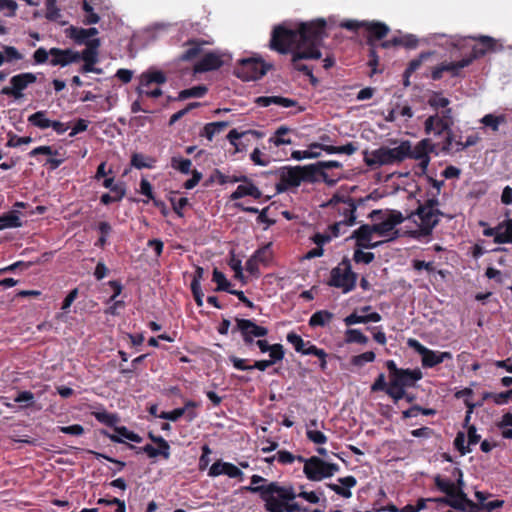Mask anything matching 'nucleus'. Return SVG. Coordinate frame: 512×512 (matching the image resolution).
Returning a JSON list of instances; mask_svg holds the SVG:
<instances>
[{
	"mask_svg": "<svg viewBox=\"0 0 512 512\" xmlns=\"http://www.w3.org/2000/svg\"><path fill=\"white\" fill-rule=\"evenodd\" d=\"M326 27L327 23L323 18L301 22L294 29L283 23L272 30L269 46L280 54H287L295 47L297 50L292 53L291 58L293 68L308 76L311 83H316L318 80L312 70L302 64L301 60L321 58L319 47L327 37Z\"/></svg>",
	"mask_w": 512,
	"mask_h": 512,
	"instance_id": "nucleus-1",
	"label": "nucleus"
},
{
	"mask_svg": "<svg viewBox=\"0 0 512 512\" xmlns=\"http://www.w3.org/2000/svg\"><path fill=\"white\" fill-rule=\"evenodd\" d=\"M100 39H92L82 51L71 48L61 49L52 47L47 50L44 47L36 49L32 55L34 65L49 63L51 66L66 67L80 61L97 64L99 62Z\"/></svg>",
	"mask_w": 512,
	"mask_h": 512,
	"instance_id": "nucleus-2",
	"label": "nucleus"
},
{
	"mask_svg": "<svg viewBox=\"0 0 512 512\" xmlns=\"http://www.w3.org/2000/svg\"><path fill=\"white\" fill-rule=\"evenodd\" d=\"M400 229L396 226H359L351 238L355 239V246L364 249H373L385 241L400 237Z\"/></svg>",
	"mask_w": 512,
	"mask_h": 512,
	"instance_id": "nucleus-3",
	"label": "nucleus"
},
{
	"mask_svg": "<svg viewBox=\"0 0 512 512\" xmlns=\"http://www.w3.org/2000/svg\"><path fill=\"white\" fill-rule=\"evenodd\" d=\"M243 489L251 493H258L265 503L264 508L267 512H284V504L275 497V494L283 501H293L297 497L292 486H280L277 482L260 487H243Z\"/></svg>",
	"mask_w": 512,
	"mask_h": 512,
	"instance_id": "nucleus-4",
	"label": "nucleus"
},
{
	"mask_svg": "<svg viewBox=\"0 0 512 512\" xmlns=\"http://www.w3.org/2000/svg\"><path fill=\"white\" fill-rule=\"evenodd\" d=\"M318 173L316 165L282 167L275 171H269L268 174L278 178L275 184L277 192H284L291 187H298L301 182H312Z\"/></svg>",
	"mask_w": 512,
	"mask_h": 512,
	"instance_id": "nucleus-5",
	"label": "nucleus"
},
{
	"mask_svg": "<svg viewBox=\"0 0 512 512\" xmlns=\"http://www.w3.org/2000/svg\"><path fill=\"white\" fill-rule=\"evenodd\" d=\"M408 146H397L395 148L380 147L370 154L364 151V162L371 168L402 162L407 159Z\"/></svg>",
	"mask_w": 512,
	"mask_h": 512,
	"instance_id": "nucleus-6",
	"label": "nucleus"
},
{
	"mask_svg": "<svg viewBox=\"0 0 512 512\" xmlns=\"http://www.w3.org/2000/svg\"><path fill=\"white\" fill-rule=\"evenodd\" d=\"M271 68L262 58L250 57L239 60L234 73L244 81H252L263 77Z\"/></svg>",
	"mask_w": 512,
	"mask_h": 512,
	"instance_id": "nucleus-7",
	"label": "nucleus"
},
{
	"mask_svg": "<svg viewBox=\"0 0 512 512\" xmlns=\"http://www.w3.org/2000/svg\"><path fill=\"white\" fill-rule=\"evenodd\" d=\"M357 274L352 271L350 260L344 259L330 273L329 285L341 288L344 293H348L355 288Z\"/></svg>",
	"mask_w": 512,
	"mask_h": 512,
	"instance_id": "nucleus-8",
	"label": "nucleus"
},
{
	"mask_svg": "<svg viewBox=\"0 0 512 512\" xmlns=\"http://www.w3.org/2000/svg\"><path fill=\"white\" fill-rule=\"evenodd\" d=\"M434 483L436 487L447 496H456L465 507H475V503L470 500L464 492L465 483L462 471H459V477L456 479L455 483L444 479L440 475L434 477Z\"/></svg>",
	"mask_w": 512,
	"mask_h": 512,
	"instance_id": "nucleus-9",
	"label": "nucleus"
},
{
	"mask_svg": "<svg viewBox=\"0 0 512 512\" xmlns=\"http://www.w3.org/2000/svg\"><path fill=\"white\" fill-rule=\"evenodd\" d=\"M407 345L421 355V363L424 368H433L438 364H441L446 360H452L453 358L451 352L431 350L413 338H409L407 340Z\"/></svg>",
	"mask_w": 512,
	"mask_h": 512,
	"instance_id": "nucleus-10",
	"label": "nucleus"
},
{
	"mask_svg": "<svg viewBox=\"0 0 512 512\" xmlns=\"http://www.w3.org/2000/svg\"><path fill=\"white\" fill-rule=\"evenodd\" d=\"M235 322L236 325L232 329V332H239L246 346L253 345L254 338L265 337L268 334L266 327L259 326L252 320L235 318Z\"/></svg>",
	"mask_w": 512,
	"mask_h": 512,
	"instance_id": "nucleus-11",
	"label": "nucleus"
},
{
	"mask_svg": "<svg viewBox=\"0 0 512 512\" xmlns=\"http://www.w3.org/2000/svg\"><path fill=\"white\" fill-rule=\"evenodd\" d=\"M37 81L34 73L24 72L14 75L10 78V86L3 87L1 94L14 99H21L24 97L23 91L31 84Z\"/></svg>",
	"mask_w": 512,
	"mask_h": 512,
	"instance_id": "nucleus-12",
	"label": "nucleus"
},
{
	"mask_svg": "<svg viewBox=\"0 0 512 512\" xmlns=\"http://www.w3.org/2000/svg\"><path fill=\"white\" fill-rule=\"evenodd\" d=\"M167 80L165 74L162 71L154 70L142 73L140 76V83L136 91L139 95H146L150 98H158L162 95L160 88L149 90V86L152 83L163 84Z\"/></svg>",
	"mask_w": 512,
	"mask_h": 512,
	"instance_id": "nucleus-13",
	"label": "nucleus"
},
{
	"mask_svg": "<svg viewBox=\"0 0 512 512\" xmlns=\"http://www.w3.org/2000/svg\"><path fill=\"white\" fill-rule=\"evenodd\" d=\"M469 66V60H459L454 62H441L431 70V78L438 81L443 77V73H449L451 77H463L462 69Z\"/></svg>",
	"mask_w": 512,
	"mask_h": 512,
	"instance_id": "nucleus-14",
	"label": "nucleus"
},
{
	"mask_svg": "<svg viewBox=\"0 0 512 512\" xmlns=\"http://www.w3.org/2000/svg\"><path fill=\"white\" fill-rule=\"evenodd\" d=\"M325 461L317 456H312L306 461L303 472L311 481H321L327 478Z\"/></svg>",
	"mask_w": 512,
	"mask_h": 512,
	"instance_id": "nucleus-15",
	"label": "nucleus"
},
{
	"mask_svg": "<svg viewBox=\"0 0 512 512\" xmlns=\"http://www.w3.org/2000/svg\"><path fill=\"white\" fill-rule=\"evenodd\" d=\"M364 30L367 32V44L374 47L376 42L384 39L390 28L382 22L378 21H365Z\"/></svg>",
	"mask_w": 512,
	"mask_h": 512,
	"instance_id": "nucleus-16",
	"label": "nucleus"
},
{
	"mask_svg": "<svg viewBox=\"0 0 512 512\" xmlns=\"http://www.w3.org/2000/svg\"><path fill=\"white\" fill-rule=\"evenodd\" d=\"M399 146H408L407 158L415 160L428 156L435 148V144L429 138L422 139L414 148H412L409 141H402Z\"/></svg>",
	"mask_w": 512,
	"mask_h": 512,
	"instance_id": "nucleus-17",
	"label": "nucleus"
},
{
	"mask_svg": "<svg viewBox=\"0 0 512 512\" xmlns=\"http://www.w3.org/2000/svg\"><path fill=\"white\" fill-rule=\"evenodd\" d=\"M420 369H401L398 374L391 379L394 386L412 387L422 378Z\"/></svg>",
	"mask_w": 512,
	"mask_h": 512,
	"instance_id": "nucleus-18",
	"label": "nucleus"
},
{
	"mask_svg": "<svg viewBox=\"0 0 512 512\" xmlns=\"http://www.w3.org/2000/svg\"><path fill=\"white\" fill-rule=\"evenodd\" d=\"M451 129L447 120L441 119L438 113L429 116L424 122V131L427 135L440 136Z\"/></svg>",
	"mask_w": 512,
	"mask_h": 512,
	"instance_id": "nucleus-19",
	"label": "nucleus"
},
{
	"mask_svg": "<svg viewBox=\"0 0 512 512\" xmlns=\"http://www.w3.org/2000/svg\"><path fill=\"white\" fill-rule=\"evenodd\" d=\"M223 65V60L220 55L209 52L205 54L200 61H198L195 66L194 70L197 73H203L208 71L217 70Z\"/></svg>",
	"mask_w": 512,
	"mask_h": 512,
	"instance_id": "nucleus-20",
	"label": "nucleus"
},
{
	"mask_svg": "<svg viewBox=\"0 0 512 512\" xmlns=\"http://www.w3.org/2000/svg\"><path fill=\"white\" fill-rule=\"evenodd\" d=\"M483 234L488 237H494L495 243L512 242V226H494L484 229Z\"/></svg>",
	"mask_w": 512,
	"mask_h": 512,
	"instance_id": "nucleus-21",
	"label": "nucleus"
},
{
	"mask_svg": "<svg viewBox=\"0 0 512 512\" xmlns=\"http://www.w3.org/2000/svg\"><path fill=\"white\" fill-rule=\"evenodd\" d=\"M310 148H320L321 150L325 151L328 154H346V155H352L358 150V146L352 142H349L343 146H333V145H326V144H320L318 142H314L310 144Z\"/></svg>",
	"mask_w": 512,
	"mask_h": 512,
	"instance_id": "nucleus-22",
	"label": "nucleus"
},
{
	"mask_svg": "<svg viewBox=\"0 0 512 512\" xmlns=\"http://www.w3.org/2000/svg\"><path fill=\"white\" fill-rule=\"evenodd\" d=\"M246 196L259 199L262 196V192L250 180H247L245 183L238 185L236 190L231 194V199L238 200Z\"/></svg>",
	"mask_w": 512,
	"mask_h": 512,
	"instance_id": "nucleus-23",
	"label": "nucleus"
},
{
	"mask_svg": "<svg viewBox=\"0 0 512 512\" xmlns=\"http://www.w3.org/2000/svg\"><path fill=\"white\" fill-rule=\"evenodd\" d=\"M255 103L260 107H268L275 104L285 108H290L297 104L295 100L282 96H260L256 98Z\"/></svg>",
	"mask_w": 512,
	"mask_h": 512,
	"instance_id": "nucleus-24",
	"label": "nucleus"
},
{
	"mask_svg": "<svg viewBox=\"0 0 512 512\" xmlns=\"http://www.w3.org/2000/svg\"><path fill=\"white\" fill-rule=\"evenodd\" d=\"M338 482L341 483L343 486H345L348 489H344L340 487L337 484L329 483L327 484V487L330 488L332 491H334L336 494L344 497V498H350L351 492L350 488L354 487L357 484V480L354 476H346L338 479Z\"/></svg>",
	"mask_w": 512,
	"mask_h": 512,
	"instance_id": "nucleus-25",
	"label": "nucleus"
},
{
	"mask_svg": "<svg viewBox=\"0 0 512 512\" xmlns=\"http://www.w3.org/2000/svg\"><path fill=\"white\" fill-rule=\"evenodd\" d=\"M229 124L230 123L228 121L207 123L200 132V136L205 137L209 141H212L214 136L223 132L229 126Z\"/></svg>",
	"mask_w": 512,
	"mask_h": 512,
	"instance_id": "nucleus-26",
	"label": "nucleus"
},
{
	"mask_svg": "<svg viewBox=\"0 0 512 512\" xmlns=\"http://www.w3.org/2000/svg\"><path fill=\"white\" fill-rule=\"evenodd\" d=\"M125 196V185L124 183L120 182L117 183L108 193H104L101 198L100 202L104 205H109L114 202H118L122 200V198Z\"/></svg>",
	"mask_w": 512,
	"mask_h": 512,
	"instance_id": "nucleus-27",
	"label": "nucleus"
},
{
	"mask_svg": "<svg viewBox=\"0 0 512 512\" xmlns=\"http://www.w3.org/2000/svg\"><path fill=\"white\" fill-rule=\"evenodd\" d=\"M480 123H482L485 127L491 129L494 133L499 131V126L501 124L507 123V116L505 114L495 115V114H486L480 119Z\"/></svg>",
	"mask_w": 512,
	"mask_h": 512,
	"instance_id": "nucleus-28",
	"label": "nucleus"
},
{
	"mask_svg": "<svg viewBox=\"0 0 512 512\" xmlns=\"http://www.w3.org/2000/svg\"><path fill=\"white\" fill-rule=\"evenodd\" d=\"M291 132V129L287 126H280L276 129L273 135L268 139V142L273 144L276 147L281 145H288L292 143L291 138L287 137V135Z\"/></svg>",
	"mask_w": 512,
	"mask_h": 512,
	"instance_id": "nucleus-29",
	"label": "nucleus"
},
{
	"mask_svg": "<svg viewBox=\"0 0 512 512\" xmlns=\"http://www.w3.org/2000/svg\"><path fill=\"white\" fill-rule=\"evenodd\" d=\"M470 38L478 41L479 42L478 45L481 48H483L487 53L498 52V51L503 50V48H504L503 45L498 42V40H496L490 36L481 35L479 37H470Z\"/></svg>",
	"mask_w": 512,
	"mask_h": 512,
	"instance_id": "nucleus-30",
	"label": "nucleus"
},
{
	"mask_svg": "<svg viewBox=\"0 0 512 512\" xmlns=\"http://www.w3.org/2000/svg\"><path fill=\"white\" fill-rule=\"evenodd\" d=\"M115 433H116L115 435L110 436V439L113 442L122 443L123 440L121 439V437H123L127 440H130L132 442H135V443H140L143 440L141 436L128 430L125 426L116 427Z\"/></svg>",
	"mask_w": 512,
	"mask_h": 512,
	"instance_id": "nucleus-31",
	"label": "nucleus"
},
{
	"mask_svg": "<svg viewBox=\"0 0 512 512\" xmlns=\"http://www.w3.org/2000/svg\"><path fill=\"white\" fill-rule=\"evenodd\" d=\"M381 319V315L377 312H373L364 316H359L356 313H352L345 317L344 322L347 326H351L358 323L379 322Z\"/></svg>",
	"mask_w": 512,
	"mask_h": 512,
	"instance_id": "nucleus-32",
	"label": "nucleus"
},
{
	"mask_svg": "<svg viewBox=\"0 0 512 512\" xmlns=\"http://www.w3.org/2000/svg\"><path fill=\"white\" fill-rule=\"evenodd\" d=\"M66 35L78 45L87 46V43L92 40L88 39L86 29L81 27L70 26L66 30Z\"/></svg>",
	"mask_w": 512,
	"mask_h": 512,
	"instance_id": "nucleus-33",
	"label": "nucleus"
},
{
	"mask_svg": "<svg viewBox=\"0 0 512 512\" xmlns=\"http://www.w3.org/2000/svg\"><path fill=\"white\" fill-rule=\"evenodd\" d=\"M28 122L39 129H47L51 126L52 120L47 118V111L41 110L31 114Z\"/></svg>",
	"mask_w": 512,
	"mask_h": 512,
	"instance_id": "nucleus-34",
	"label": "nucleus"
},
{
	"mask_svg": "<svg viewBox=\"0 0 512 512\" xmlns=\"http://www.w3.org/2000/svg\"><path fill=\"white\" fill-rule=\"evenodd\" d=\"M156 160L153 157L145 156L142 153H133L131 156V166L136 169L148 168L151 169L154 167Z\"/></svg>",
	"mask_w": 512,
	"mask_h": 512,
	"instance_id": "nucleus-35",
	"label": "nucleus"
},
{
	"mask_svg": "<svg viewBox=\"0 0 512 512\" xmlns=\"http://www.w3.org/2000/svg\"><path fill=\"white\" fill-rule=\"evenodd\" d=\"M201 44L198 40L187 41L186 45L189 47L181 54L180 60L191 61L197 58L202 51Z\"/></svg>",
	"mask_w": 512,
	"mask_h": 512,
	"instance_id": "nucleus-36",
	"label": "nucleus"
},
{
	"mask_svg": "<svg viewBox=\"0 0 512 512\" xmlns=\"http://www.w3.org/2000/svg\"><path fill=\"white\" fill-rule=\"evenodd\" d=\"M208 88L205 85H197L188 89L181 90L178 94V100H186L189 98H201L206 95Z\"/></svg>",
	"mask_w": 512,
	"mask_h": 512,
	"instance_id": "nucleus-37",
	"label": "nucleus"
},
{
	"mask_svg": "<svg viewBox=\"0 0 512 512\" xmlns=\"http://www.w3.org/2000/svg\"><path fill=\"white\" fill-rule=\"evenodd\" d=\"M333 318V314L327 310H320L315 312L309 319L311 327H323L328 324Z\"/></svg>",
	"mask_w": 512,
	"mask_h": 512,
	"instance_id": "nucleus-38",
	"label": "nucleus"
},
{
	"mask_svg": "<svg viewBox=\"0 0 512 512\" xmlns=\"http://www.w3.org/2000/svg\"><path fill=\"white\" fill-rule=\"evenodd\" d=\"M433 227L434 226H418V229L415 230H408L403 232L400 230V236H409L417 240L428 239L432 234Z\"/></svg>",
	"mask_w": 512,
	"mask_h": 512,
	"instance_id": "nucleus-39",
	"label": "nucleus"
},
{
	"mask_svg": "<svg viewBox=\"0 0 512 512\" xmlns=\"http://www.w3.org/2000/svg\"><path fill=\"white\" fill-rule=\"evenodd\" d=\"M216 284V291H226L229 293V291H233L230 289V282L227 280L226 276L219 271L218 269H214L213 271V279Z\"/></svg>",
	"mask_w": 512,
	"mask_h": 512,
	"instance_id": "nucleus-40",
	"label": "nucleus"
},
{
	"mask_svg": "<svg viewBox=\"0 0 512 512\" xmlns=\"http://www.w3.org/2000/svg\"><path fill=\"white\" fill-rule=\"evenodd\" d=\"M14 402L19 403L21 409L31 407L35 403L34 394L31 391H21L14 398Z\"/></svg>",
	"mask_w": 512,
	"mask_h": 512,
	"instance_id": "nucleus-41",
	"label": "nucleus"
},
{
	"mask_svg": "<svg viewBox=\"0 0 512 512\" xmlns=\"http://www.w3.org/2000/svg\"><path fill=\"white\" fill-rule=\"evenodd\" d=\"M368 340V337L358 329H348L345 332V341L347 343L366 344Z\"/></svg>",
	"mask_w": 512,
	"mask_h": 512,
	"instance_id": "nucleus-42",
	"label": "nucleus"
},
{
	"mask_svg": "<svg viewBox=\"0 0 512 512\" xmlns=\"http://www.w3.org/2000/svg\"><path fill=\"white\" fill-rule=\"evenodd\" d=\"M428 500L448 505L456 510H460V511L466 510V507L462 504V502L456 496H447L446 495V497H440V498H434V499H428Z\"/></svg>",
	"mask_w": 512,
	"mask_h": 512,
	"instance_id": "nucleus-43",
	"label": "nucleus"
},
{
	"mask_svg": "<svg viewBox=\"0 0 512 512\" xmlns=\"http://www.w3.org/2000/svg\"><path fill=\"white\" fill-rule=\"evenodd\" d=\"M434 205L424 206L418 208V215L422 220L421 224H437V219H432L434 216Z\"/></svg>",
	"mask_w": 512,
	"mask_h": 512,
	"instance_id": "nucleus-44",
	"label": "nucleus"
},
{
	"mask_svg": "<svg viewBox=\"0 0 512 512\" xmlns=\"http://www.w3.org/2000/svg\"><path fill=\"white\" fill-rule=\"evenodd\" d=\"M427 103L431 108L437 110L439 108H446L450 104V100L441 96V92H433Z\"/></svg>",
	"mask_w": 512,
	"mask_h": 512,
	"instance_id": "nucleus-45",
	"label": "nucleus"
},
{
	"mask_svg": "<svg viewBox=\"0 0 512 512\" xmlns=\"http://www.w3.org/2000/svg\"><path fill=\"white\" fill-rule=\"evenodd\" d=\"M287 341L294 346V349L298 352L303 354L307 344H309V341L305 342L301 336L294 332H290L287 334Z\"/></svg>",
	"mask_w": 512,
	"mask_h": 512,
	"instance_id": "nucleus-46",
	"label": "nucleus"
},
{
	"mask_svg": "<svg viewBox=\"0 0 512 512\" xmlns=\"http://www.w3.org/2000/svg\"><path fill=\"white\" fill-rule=\"evenodd\" d=\"M428 56V53H421L418 58L412 59L404 71V77H410L415 71H417L421 67L423 60Z\"/></svg>",
	"mask_w": 512,
	"mask_h": 512,
	"instance_id": "nucleus-47",
	"label": "nucleus"
},
{
	"mask_svg": "<svg viewBox=\"0 0 512 512\" xmlns=\"http://www.w3.org/2000/svg\"><path fill=\"white\" fill-rule=\"evenodd\" d=\"M171 162L172 167L177 169L181 173L189 174L191 172L192 162L190 159L173 157Z\"/></svg>",
	"mask_w": 512,
	"mask_h": 512,
	"instance_id": "nucleus-48",
	"label": "nucleus"
},
{
	"mask_svg": "<svg viewBox=\"0 0 512 512\" xmlns=\"http://www.w3.org/2000/svg\"><path fill=\"white\" fill-rule=\"evenodd\" d=\"M363 249L364 248L356 247L353 254V260L356 263L370 264L374 260L375 255L372 252H364Z\"/></svg>",
	"mask_w": 512,
	"mask_h": 512,
	"instance_id": "nucleus-49",
	"label": "nucleus"
},
{
	"mask_svg": "<svg viewBox=\"0 0 512 512\" xmlns=\"http://www.w3.org/2000/svg\"><path fill=\"white\" fill-rule=\"evenodd\" d=\"M386 394L390 396L395 403L406 396L405 388L401 386H394L392 381H390V384L386 389Z\"/></svg>",
	"mask_w": 512,
	"mask_h": 512,
	"instance_id": "nucleus-50",
	"label": "nucleus"
},
{
	"mask_svg": "<svg viewBox=\"0 0 512 512\" xmlns=\"http://www.w3.org/2000/svg\"><path fill=\"white\" fill-rule=\"evenodd\" d=\"M375 360V353L373 351H367L360 355L353 356L351 363L355 366H363L367 362H373Z\"/></svg>",
	"mask_w": 512,
	"mask_h": 512,
	"instance_id": "nucleus-51",
	"label": "nucleus"
},
{
	"mask_svg": "<svg viewBox=\"0 0 512 512\" xmlns=\"http://www.w3.org/2000/svg\"><path fill=\"white\" fill-rule=\"evenodd\" d=\"M455 140V135L452 129H450L448 132L445 133V138L442 143L441 151L445 154L453 153Z\"/></svg>",
	"mask_w": 512,
	"mask_h": 512,
	"instance_id": "nucleus-52",
	"label": "nucleus"
},
{
	"mask_svg": "<svg viewBox=\"0 0 512 512\" xmlns=\"http://www.w3.org/2000/svg\"><path fill=\"white\" fill-rule=\"evenodd\" d=\"M129 448L130 449H134L136 451L137 454H140V453H145L147 454V456L149 458H156L159 455V451H158V448H155L153 445L151 444H146L145 446L143 447H136L132 444H129Z\"/></svg>",
	"mask_w": 512,
	"mask_h": 512,
	"instance_id": "nucleus-53",
	"label": "nucleus"
},
{
	"mask_svg": "<svg viewBox=\"0 0 512 512\" xmlns=\"http://www.w3.org/2000/svg\"><path fill=\"white\" fill-rule=\"evenodd\" d=\"M5 61L12 62L23 59V55L14 46H3Z\"/></svg>",
	"mask_w": 512,
	"mask_h": 512,
	"instance_id": "nucleus-54",
	"label": "nucleus"
},
{
	"mask_svg": "<svg viewBox=\"0 0 512 512\" xmlns=\"http://www.w3.org/2000/svg\"><path fill=\"white\" fill-rule=\"evenodd\" d=\"M38 155H47V156L52 157V156L59 155V151L53 150V148L51 146L45 145V146L36 147L29 152L30 157H36Z\"/></svg>",
	"mask_w": 512,
	"mask_h": 512,
	"instance_id": "nucleus-55",
	"label": "nucleus"
},
{
	"mask_svg": "<svg viewBox=\"0 0 512 512\" xmlns=\"http://www.w3.org/2000/svg\"><path fill=\"white\" fill-rule=\"evenodd\" d=\"M321 153H313V149L309 147V150H295L292 152L291 156L295 160H303V159H314L320 157Z\"/></svg>",
	"mask_w": 512,
	"mask_h": 512,
	"instance_id": "nucleus-56",
	"label": "nucleus"
},
{
	"mask_svg": "<svg viewBox=\"0 0 512 512\" xmlns=\"http://www.w3.org/2000/svg\"><path fill=\"white\" fill-rule=\"evenodd\" d=\"M270 356V361H273V365L281 361L284 358L285 352L284 348L281 344H274L271 346V349L268 351Z\"/></svg>",
	"mask_w": 512,
	"mask_h": 512,
	"instance_id": "nucleus-57",
	"label": "nucleus"
},
{
	"mask_svg": "<svg viewBox=\"0 0 512 512\" xmlns=\"http://www.w3.org/2000/svg\"><path fill=\"white\" fill-rule=\"evenodd\" d=\"M465 434L464 432H458L454 439V446L460 452L461 455H466L471 452L469 446H465Z\"/></svg>",
	"mask_w": 512,
	"mask_h": 512,
	"instance_id": "nucleus-58",
	"label": "nucleus"
},
{
	"mask_svg": "<svg viewBox=\"0 0 512 512\" xmlns=\"http://www.w3.org/2000/svg\"><path fill=\"white\" fill-rule=\"evenodd\" d=\"M32 138L30 136L19 137L15 134H9V139L6 143L7 147H18L20 145L31 143Z\"/></svg>",
	"mask_w": 512,
	"mask_h": 512,
	"instance_id": "nucleus-59",
	"label": "nucleus"
},
{
	"mask_svg": "<svg viewBox=\"0 0 512 512\" xmlns=\"http://www.w3.org/2000/svg\"><path fill=\"white\" fill-rule=\"evenodd\" d=\"M250 158L254 162V164L259 166H266L270 162V158L268 156H264L263 153L258 148H255L252 151V153L250 154Z\"/></svg>",
	"mask_w": 512,
	"mask_h": 512,
	"instance_id": "nucleus-60",
	"label": "nucleus"
},
{
	"mask_svg": "<svg viewBox=\"0 0 512 512\" xmlns=\"http://www.w3.org/2000/svg\"><path fill=\"white\" fill-rule=\"evenodd\" d=\"M306 436L315 444H325L327 442V437L318 430L307 429Z\"/></svg>",
	"mask_w": 512,
	"mask_h": 512,
	"instance_id": "nucleus-61",
	"label": "nucleus"
},
{
	"mask_svg": "<svg viewBox=\"0 0 512 512\" xmlns=\"http://www.w3.org/2000/svg\"><path fill=\"white\" fill-rule=\"evenodd\" d=\"M270 243L263 246L262 248L256 250V252L253 254V258H255L256 260H258V262L260 263H267L270 259V253H269V248H270Z\"/></svg>",
	"mask_w": 512,
	"mask_h": 512,
	"instance_id": "nucleus-62",
	"label": "nucleus"
},
{
	"mask_svg": "<svg viewBox=\"0 0 512 512\" xmlns=\"http://www.w3.org/2000/svg\"><path fill=\"white\" fill-rule=\"evenodd\" d=\"M486 54L487 52L477 44L472 47L471 53L462 59L469 60V65H471L474 60L484 57Z\"/></svg>",
	"mask_w": 512,
	"mask_h": 512,
	"instance_id": "nucleus-63",
	"label": "nucleus"
},
{
	"mask_svg": "<svg viewBox=\"0 0 512 512\" xmlns=\"http://www.w3.org/2000/svg\"><path fill=\"white\" fill-rule=\"evenodd\" d=\"M59 430L64 434H69L73 436H80L84 433V428L80 424H74L70 426H61Z\"/></svg>",
	"mask_w": 512,
	"mask_h": 512,
	"instance_id": "nucleus-64",
	"label": "nucleus"
}]
</instances>
